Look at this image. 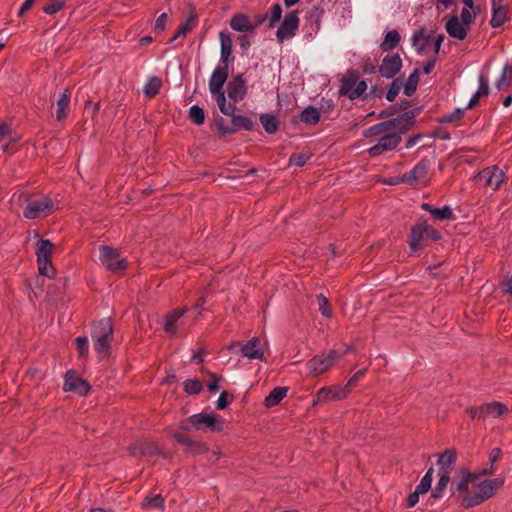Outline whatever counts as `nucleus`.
I'll list each match as a JSON object with an SVG mask.
<instances>
[{
    "label": "nucleus",
    "instance_id": "9",
    "mask_svg": "<svg viewBox=\"0 0 512 512\" xmlns=\"http://www.w3.org/2000/svg\"><path fill=\"white\" fill-rule=\"evenodd\" d=\"M229 351L239 354L249 359L264 360V351L261 348V340L258 337H253L247 342H232L228 346Z\"/></svg>",
    "mask_w": 512,
    "mask_h": 512
},
{
    "label": "nucleus",
    "instance_id": "58",
    "mask_svg": "<svg viewBox=\"0 0 512 512\" xmlns=\"http://www.w3.org/2000/svg\"><path fill=\"white\" fill-rule=\"evenodd\" d=\"M478 80L479 87L478 90L476 91V94H478L481 97L487 96L490 92L488 79L483 74H480Z\"/></svg>",
    "mask_w": 512,
    "mask_h": 512
},
{
    "label": "nucleus",
    "instance_id": "7",
    "mask_svg": "<svg viewBox=\"0 0 512 512\" xmlns=\"http://www.w3.org/2000/svg\"><path fill=\"white\" fill-rule=\"evenodd\" d=\"M24 198L27 201V206L23 211V216L26 219H37L41 216H47L52 212L54 202L48 196H42L39 199H32L28 195L21 193L19 200Z\"/></svg>",
    "mask_w": 512,
    "mask_h": 512
},
{
    "label": "nucleus",
    "instance_id": "35",
    "mask_svg": "<svg viewBox=\"0 0 512 512\" xmlns=\"http://www.w3.org/2000/svg\"><path fill=\"white\" fill-rule=\"evenodd\" d=\"M260 122L268 134H275L279 130V120L275 115L264 113L260 115Z\"/></svg>",
    "mask_w": 512,
    "mask_h": 512
},
{
    "label": "nucleus",
    "instance_id": "8",
    "mask_svg": "<svg viewBox=\"0 0 512 512\" xmlns=\"http://www.w3.org/2000/svg\"><path fill=\"white\" fill-rule=\"evenodd\" d=\"M99 252V259L108 271L121 273L127 269V260L120 257V253L116 248L107 245H100Z\"/></svg>",
    "mask_w": 512,
    "mask_h": 512
},
{
    "label": "nucleus",
    "instance_id": "17",
    "mask_svg": "<svg viewBox=\"0 0 512 512\" xmlns=\"http://www.w3.org/2000/svg\"><path fill=\"white\" fill-rule=\"evenodd\" d=\"M171 437L179 444L184 446V451L192 455H201L208 451L206 443L198 440H192L187 435L180 432H172Z\"/></svg>",
    "mask_w": 512,
    "mask_h": 512
},
{
    "label": "nucleus",
    "instance_id": "64",
    "mask_svg": "<svg viewBox=\"0 0 512 512\" xmlns=\"http://www.w3.org/2000/svg\"><path fill=\"white\" fill-rule=\"evenodd\" d=\"M474 14L468 8H463L461 11V23L469 26L474 21Z\"/></svg>",
    "mask_w": 512,
    "mask_h": 512
},
{
    "label": "nucleus",
    "instance_id": "25",
    "mask_svg": "<svg viewBox=\"0 0 512 512\" xmlns=\"http://www.w3.org/2000/svg\"><path fill=\"white\" fill-rule=\"evenodd\" d=\"M220 60L222 65H227L234 61L232 55V38L229 33L220 32Z\"/></svg>",
    "mask_w": 512,
    "mask_h": 512
},
{
    "label": "nucleus",
    "instance_id": "20",
    "mask_svg": "<svg viewBox=\"0 0 512 512\" xmlns=\"http://www.w3.org/2000/svg\"><path fill=\"white\" fill-rule=\"evenodd\" d=\"M430 167V161L427 158L421 159L415 167L401 176V182L412 185L420 179L427 176Z\"/></svg>",
    "mask_w": 512,
    "mask_h": 512
},
{
    "label": "nucleus",
    "instance_id": "53",
    "mask_svg": "<svg viewBox=\"0 0 512 512\" xmlns=\"http://www.w3.org/2000/svg\"><path fill=\"white\" fill-rule=\"evenodd\" d=\"M75 344L78 351V357L86 358L89 352L88 338L86 336H79L75 339Z\"/></svg>",
    "mask_w": 512,
    "mask_h": 512
},
{
    "label": "nucleus",
    "instance_id": "44",
    "mask_svg": "<svg viewBox=\"0 0 512 512\" xmlns=\"http://www.w3.org/2000/svg\"><path fill=\"white\" fill-rule=\"evenodd\" d=\"M450 482V476L449 475H440V478L438 480V483L434 487V489L431 492V498L438 499L442 496V493L447 488L448 484Z\"/></svg>",
    "mask_w": 512,
    "mask_h": 512
},
{
    "label": "nucleus",
    "instance_id": "49",
    "mask_svg": "<svg viewBox=\"0 0 512 512\" xmlns=\"http://www.w3.org/2000/svg\"><path fill=\"white\" fill-rule=\"evenodd\" d=\"M433 217L437 220H455V214L449 206L443 208H435Z\"/></svg>",
    "mask_w": 512,
    "mask_h": 512
},
{
    "label": "nucleus",
    "instance_id": "15",
    "mask_svg": "<svg viewBox=\"0 0 512 512\" xmlns=\"http://www.w3.org/2000/svg\"><path fill=\"white\" fill-rule=\"evenodd\" d=\"M403 61L398 53L387 54L382 59L378 71L382 77L394 78L402 69Z\"/></svg>",
    "mask_w": 512,
    "mask_h": 512
},
{
    "label": "nucleus",
    "instance_id": "34",
    "mask_svg": "<svg viewBox=\"0 0 512 512\" xmlns=\"http://www.w3.org/2000/svg\"><path fill=\"white\" fill-rule=\"evenodd\" d=\"M253 128L254 123L249 117L244 115H232L231 129L233 130V134L238 130L251 131Z\"/></svg>",
    "mask_w": 512,
    "mask_h": 512
},
{
    "label": "nucleus",
    "instance_id": "30",
    "mask_svg": "<svg viewBox=\"0 0 512 512\" xmlns=\"http://www.w3.org/2000/svg\"><path fill=\"white\" fill-rule=\"evenodd\" d=\"M186 309H174L170 313H168L165 317V322L163 329L165 332L170 333L172 335L177 332V321L184 315Z\"/></svg>",
    "mask_w": 512,
    "mask_h": 512
},
{
    "label": "nucleus",
    "instance_id": "26",
    "mask_svg": "<svg viewBox=\"0 0 512 512\" xmlns=\"http://www.w3.org/2000/svg\"><path fill=\"white\" fill-rule=\"evenodd\" d=\"M445 28L450 37L458 40H464L468 35V29L459 21L457 15L451 16Z\"/></svg>",
    "mask_w": 512,
    "mask_h": 512
},
{
    "label": "nucleus",
    "instance_id": "16",
    "mask_svg": "<svg viewBox=\"0 0 512 512\" xmlns=\"http://www.w3.org/2000/svg\"><path fill=\"white\" fill-rule=\"evenodd\" d=\"M348 396V388L340 385H331L319 389L315 395L313 405L317 403L342 400Z\"/></svg>",
    "mask_w": 512,
    "mask_h": 512
},
{
    "label": "nucleus",
    "instance_id": "45",
    "mask_svg": "<svg viewBox=\"0 0 512 512\" xmlns=\"http://www.w3.org/2000/svg\"><path fill=\"white\" fill-rule=\"evenodd\" d=\"M465 114V109L457 108L452 113L443 115L437 119L438 123L447 124L460 121Z\"/></svg>",
    "mask_w": 512,
    "mask_h": 512
},
{
    "label": "nucleus",
    "instance_id": "23",
    "mask_svg": "<svg viewBox=\"0 0 512 512\" xmlns=\"http://www.w3.org/2000/svg\"><path fill=\"white\" fill-rule=\"evenodd\" d=\"M400 127H401V121H400L399 117H395V118L388 119L386 121H383L381 123H378L376 125L369 127L368 129H366L363 132V136L364 137H372V136L380 135L384 132L391 131L394 128H397L398 129L397 132H400Z\"/></svg>",
    "mask_w": 512,
    "mask_h": 512
},
{
    "label": "nucleus",
    "instance_id": "51",
    "mask_svg": "<svg viewBox=\"0 0 512 512\" xmlns=\"http://www.w3.org/2000/svg\"><path fill=\"white\" fill-rule=\"evenodd\" d=\"M311 157V153H293L289 157V165L302 167L307 163L308 160H310Z\"/></svg>",
    "mask_w": 512,
    "mask_h": 512
},
{
    "label": "nucleus",
    "instance_id": "62",
    "mask_svg": "<svg viewBox=\"0 0 512 512\" xmlns=\"http://www.w3.org/2000/svg\"><path fill=\"white\" fill-rule=\"evenodd\" d=\"M210 381L207 385L209 392L214 393L219 389V381L221 380V376L215 373H209Z\"/></svg>",
    "mask_w": 512,
    "mask_h": 512
},
{
    "label": "nucleus",
    "instance_id": "48",
    "mask_svg": "<svg viewBox=\"0 0 512 512\" xmlns=\"http://www.w3.org/2000/svg\"><path fill=\"white\" fill-rule=\"evenodd\" d=\"M433 472H434L433 468L430 467L428 469V471L425 473V475L422 477L420 483L416 486V489L419 492H422L425 494L430 490Z\"/></svg>",
    "mask_w": 512,
    "mask_h": 512
},
{
    "label": "nucleus",
    "instance_id": "29",
    "mask_svg": "<svg viewBox=\"0 0 512 512\" xmlns=\"http://www.w3.org/2000/svg\"><path fill=\"white\" fill-rule=\"evenodd\" d=\"M230 27L237 32L253 33L252 23L249 20V17L244 13L235 14L230 20Z\"/></svg>",
    "mask_w": 512,
    "mask_h": 512
},
{
    "label": "nucleus",
    "instance_id": "4",
    "mask_svg": "<svg viewBox=\"0 0 512 512\" xmlns=\"http://www.w3.org/2000/svg\"><path fill=\"white\" fill-rule=\"evenodd\" d=\"M409 246L413 251L420 250L424 247V240L439 241L441 233L433 226L429 225L426 220L413 225L410 229Z\"/></svg>",
    "mask_w": 512,
    "mask_h": 512
},
{
    "label": "nucleus",
    "instance_id": "42",
    "mask_svg": "<svg viewBox=\"0 0 512 512\" xmlns=\"http://www.w3.org/2000/svg\"><path fill=\"white\" fill-rule=\"evenodd\" d=\"M162 87V80L159 77H151L148 82L145 84L143 92L146 97L153 98L155 97Z\"/></svg>",
    "mask_w": 512,
    "mask_h": 512
},
{
    "label": "nucleus",
    "instance_id": "33",
    "mask_svg": "<svg viewBox=\"0 0 512 512\" xmlns=\"http://www.w3.org/2000/svg\"><path fill=\"white\" fill-rule=\"evenodd\" d=\"M401 37L397 30L388 31L384 37V40L380 44V49L383 52H388L397 47L400 43Z\"/></svg>",
    "mask_w": 512,
    "mask_h": 512
},
{
    "label": "nucleus",
    "instance_id": "63",
    "mask_svg": "<svg viewBox=\"0 0 512 512\" xmlns=\"http://www.w3.org/2000/svg\"><path fill=\"white\" fill-rule=\"evenodd\" d=\"M167 18H168V16L166 13H162L160 16H158V18L156 19V22H155V26H154V31L156 33H161L164 31L166 22H167Z\"/></svg>",
    "mask_w": 512,
    "mask_h": 512
},
{
    "label": "nucleus",
    "instance_id": "59",
    "mask_svg": "<svg viewBox=\"0 0 512 512\" xmlns=\"http://www.w3.org/2000/svg\"><path fill=\"white\" fill-rule=\"evenodd\" d=\"M367 90V83L366 81L364 80H361L357 82V84L355 85V88L353 91H351V95H349V99L350 100H355L357 98H359L362 94L365 93V91Z\"/></svg>",
    "mask_w": 512,
    "mask_h": 512
},
{
    "label": "nucleus",
    "instance_id": "40",
    "mask_svg": "<svg viewBox=\"0 0 512 512\" xmlns=\"http://www.w3.org/2000/svg\"><path fill=\"white\" fill-rule=\"evenodd\" d=\"M419 75L420 70L418 68L414 69L413 72L409 75L406 83L404 84V94L408 97H411L417 89L419 83Z\"/></svg>",
    "mask_w": 512,
    "mask_h": 512
},
{
    "label": "nucleus",
    "instance_id": "21",
    "mask_svg": "<svg viewBox=\"0 0 512 512\" xmlns=\"http://www.w3.org/2000/svg\"><path fill=\"white\" fill-rule=\"evenodd\" d=\"M457 451L455 448L446 449L439 454L437 461L439 475H449L455 469Z\"/></svg>",
    "mask_w": 512,
    "mask_h": 512
},
{
    "label": "nucleus",
    "instance_id": "13",
    "mask_svg": "<svg viewBox=\"0 0 512 512\" xmlns=\"http://www.w3.org/2000/svg\"><path fill=\"white\" fill-rule=\"evenodd\" d=\"M299 17L297 11L288 12L278 30L276 31V37L279 43H283L284 40L291 39L295 36L299 27Z\"/></svg>",
    "mask_w": 512,
    "mask_h": 512
},
{
    "label": "nucleus",
    "instance_id": "41",
    "mask_svg": "<svg viewBox=\"0 0 512 512\" xmlns=\"http://www.w3.org/2000/svg\"><path fill=\"white\" fill-rule=\"evenodd\" d=\"M431 36L424 35V29L421 28L419 31L415 32L412 36V43L414 46H417L418 52H423L426 50L428 45L430 44Z\"/></svg>",
    "mask_w": 512,
    "mask_h": 512
},
{
    "label": "nucleus",
    "instance_id": "56",
    "mask_svg": "<svg viewBox=\"0 0 512 512\" xmlns=\"http://www.w3.org/2000/svg\"><path fill=\"white\" fill-rule=\"evenodd\" d=\"M214 124L218 130L220 137H224L226 135L233 134V130L231 129V126L226 125L224 118H222L221 116H218L215 118Z\"/></svg>",
    "mask_w": 512,
    "mask_h": 512
},
{
    "label": "nucleus",
    "instance_id": "31",
    "mask_svg": "<svg viewBox=\"0 0 512 512\" xmlns=\"http://www.w3.org/2000/svg\"><path fill=\"white\" fill-rule=\"evenodd\" d=\"M70 90L66 88L57 100L56 119L62 121L67 117L70 104Z\"/></svg>",
    "mask_w": 512,
    "mask_h": 512
},
{
    "label": "nucleus",
    "instance_id": "52",
    "mask_svg": "<svg viewBox=\"0 0 512 512\" xmlns=\"http://www.w3.org/2000/svg\"><path fill=\"white\" fill-rule=\"evenodd\" d=\"M316 299L319 305V312L321 313V315L330 318L332 316V310L328 299L323 294L317 295Z\"/></svg>",
    "mask_w": 512,
    "mask_h": 512
},
{
    "label": "nucleus",
    "instance_id": "47",
    "mask_svg": "<svg viewBox=\"0 0 512 512\" xmlns=\"http://www.w3.org/2000/svg\"><path fill=\"white\" fill-rule=\"evenodd\" d=\"M203 389L202 382L198 379H187L184 382V391L190 395L199 394Z\"/></svg>",
    "mask_w": 512,
    "mask_h": 512
},
{
    "label": "nucleus",
    "instance_id": "18",
    "mask_svg": "<svg viewBox=\"0 0 512 512\" xmlns=\"http://www.w3.org/2000/svg\"><path fill=\"white\" fill-rule=\"evenodd\" d=\"M90 388L89 383L85 379L77 376L75 371L69 370L66 372L63 386L64 391H71L80 396H85L88 394Z\"/></svg>",
    "mask_w": 512,
    "mask_h": 512
},
{
    "label": "nucleus",
    "instance_id": "3",
    "mask_svg": "<svg viewBox=\"0 0 512 512\" xmlns=\"http://www.w3.org/2000/svg\"><path fill=\"white\" fill-rule=\"evenodd\" d=\"M180 430L190 432L193 429L201 431L221 432L224 429V423L217 414L197 413L193 414L179 422Z\"/></svg>",
    "mask_w": 512,
    "mask_h": 512
},
{
    "label": "nucleus",
    "instance_id": "12",
    "mask_svg": "<svg viewBox=\"0 0 512 512\" xmlns=\"http://www.w3.org/2000/svg\"><path fill=\"white\" fill-rule=\"evenodd\" d=\"M467 412L472 419H485L487 416L498 418L508 412V407L501 402L493 401L478 407H470L467 409Z\"/></svg>",
    "mask_w": 512,
    "mask_h": 512
},
{
    "label": "nucleus",
    "instance_id": "2",
    "mask_svg": "<svg viewBox=\"0 0 512 512\" xmlns=\"http://www.w3.org/2000/svg\"><path fill=\"white\" fill-rule=\"evenodd\" d=\"M90 335L99 358L104 359L108 357L113 341V323L111 318L94 321L91 325Z\"/></svg>",
    "mask_w": 512,
    "mask_h": 512
},
{
    "label": "nucleus",
    "instance_id": "61",
    "mask_svg": "<svg viewBox=\"0 0 512 512\" xmlns=\"http://www.w3.org/2000/svg\"><path fill=\"white\" fill-rule=\"evenodd\" d=\"M366 369H361L357 371L347 382L344 388H348V394L351 392L352 388L356 386L358 380L364 376Z\"/></svg>",
    "mask_w": 512,
    "mask_h": 512
},
{
    "label": "nucleus",
    "instance_id": "6",
    "mask_svg": "<svg viewBox=\"0 0 512 512\" xmlns=\"http://www.w3.org/2000/svg\"><path fill=\"white\" fill-rule=\"evenodd\" d=\"M55 245L47 239H40L37 242V263L40 275L48 278H54L56 271L52 266V253Z\"/></svg>",
    "mask_w": 512,
    "mask_h": 512
},
{
    "label": "nucleus",
    "instance_id": "50",
    "mask_svg": "<svg viewBox=\"0 0 512 512\" xmlns=\"http://www.w3.org/2000/svg\"><path fill=\"white\" fill-rule=\"evenodd\" d=\"M65 5L66 0H50V2L43 7V12L49 15H53L61 11Z\"/></svg>",
    "mask_w": 512,
    "mask_h": 512
},
{
    "label": "nucleus",
    "instance_id": "1",
    "mask_svg": "<svg viewBox=\"0 0 512 512\" xmlns=\"http://www.w3.org/2000/svg\"><path fill=\"white\" fill-rule=\"evenodd\" d=\"M470 481V475L461 474L460 481L456 485L452 484L450 487L452 496L457 494H464L461 499V506L465 509H469L482 504L491 498L504 484V480L502 478L485 479L475 485L476 491L474 493H470L468 491V485Z\"/></svg>",
    "mask_w": 512,
    "mask_h": 512
},
{
    "label": "nucleus",
    "instance_id": "39",
    "mask_svg": "<svg viewBox=\"0 0 512 512\" xmlns=\"http://www.w3.org/2000/svg\"><path fill=\"white\" fill-rule=\"evenodd\" d=\"M197 24V16L196 15H191L185 23L181 24L177 31L175 32V34L173 35V37L169 40L170 43L174 42L176 39H178L179 37H184L187 32H189L190 30L193 29V27H195Z\"/></svg>",
    "mask_w": 512,
    "mask_h": 512
},
{
    "label": "nucleus",
    "instance_id": "37",
    "mask_svg": "<svg viewBox=\"0 0 512 512\" xmlns=\"http://www.w3.org/2000/svg\"><path fill=\"white\" fill-rule=\"evenodd\" d=\"M512 84V65L509 63H506L503 67L501 76L496 81L495 86L496 88L501 91Z\"/></svg>",
    "mask_w": 512,
    "mask_h": 512
},
{
    "label": "nucleus",
    "instance_id": "54",
    "mask_svg": "<svg viewBox=\"0 0 512 512\" xmlns=\"http://www.w3.org/2000/svg\"><path fill=\"white\" fill-rule=\"evenodd\" d=\"M164 505V498L158 494L155 496H147L143 501V507L152 509V508H161Z\"/></svg>",
    "mask_w": 512,
    "mask_h": 512
},
{
    "label": "nucleus",
    "instance_id": "60",
    "mask_svg": "<svg viewBox=\"0 0 512 512\" xmlns=\"http://www.w3.org/2000/svg\"><path fill=\"white\" fill-rule=\"evenodd\" d=\"M100 109V102L93 103L91 100L85 102L84 113L91 115L92 118L98 113Z\"/></svg>",
    "mask_w": 512,
    "mask_h": 512
},
{
    "label": "nucleus",
    "instance_id": "10",
    "mask_svg": "<svg viewBox=\"0 0 512 512\" xmlns=\"http://www.w3.org/2000/svg\"><path fill=\"white\" fill-rule=\"evenodd\" d=\"M504 179V173L497 166L487 167L481 170L475 177V185L479 188H491L497 190Z\"/></svg>",
    "mask_w": 512,
    "mask_h": 512
},
{
    "label": "nucleus",
    "instance_id": "11",
    "mask_svg": "<svg viewBox=\"0 0 512 512\" xmlns=\"http://www.w3.org/2000/svg\"><path fill=\"white\" fill-rule=\"evenodd\" d=\"M128 451L134 457H150L154 455H161L164 458H170L169 453H165L154 443L149 440H137L128 446Z\"/></svg>",
    "mask_w": 512,
    "mask_h": 512
},
{
    "label": "nucleus",
    "instance_id": "55",
    "mask_svg": "<svg viewBox=\"0 0 512 512\" xmlns=\"http://www.w3.org/2000/svg\"><path fill=\"white\" fill-rule=\"evenodd\" d=\"M281 17L282 7L280 4L275 3L270 9V14H268L269 28L274 27L275 24L280 21Z\"/></svg>",
    "mask_w": 512,
    "mask_h": 512
},
{
    "label": "nucleus",
    "instance_id": "19",
    "mask_svg": "<svg viewBox=\"0 0 512 512\" xmlns=\"http://www.w3.org/2000/svg\"><path fill=\"white\" fill-rule=\"evenodd\" d=\"M227 94L234 103L242 101L245 98L247 94V86L246 80L243 78L242 74L234 75L228 82Z\"/></svg>",
    "mask_w": 512,
    "mask_h": 512
},
{
    "label": "nucleus",
    "instance_id": "43",
    "mask_svg": "<svg viewBox=\"0 0 512 512\" xmlns=\"http://www.w3.org/2000/svg\"><path fill=\"white\" fill-rule=\"evenodd\" d=\"M188 117L196 125H202L205 122V112L199 105H193L189 109Z\"/></svg>",
    "mask_w": 512,
    "mask_h": 512
},
{
    "label": "nucleus",
    "instance_id": "22",
    "mask_svg": "<svg viewBox=\"0 0 512 512\" xmlns=\"http://www.w3.org/2000/svg\"><path fill=\"white\" fill-rule=\"evenodd\" d=\"M229 77V67L221 65L217 67L209 80V89L211 93L223 91V86Z\"/></svg>",
    "mask_w": 512,
    "mask_h": 512
},
{
    "label": "nucleus",
    "instance_id": "5",
    "mask_svg": "<svg viewBox=\"0 0 512 512\" xmlns=\"http://www.w3.org/2000/svg\"><path fill=\"white\" fill-rule=\"evenodd\" d=\"M342 357L338 350L331 349L328 352H323L315 355L307 361L306 368L309 376H318L328 371L335 362Z\"/></svg>",
    "mask_w": 512,
    "mask_h": 512
},
{
    "label": "nucleus",
    "instance_id": "32",
    "mask_svg": "<svg viewBox=\"0 0 512 512\" xmlns=\"http://www.w3.org/2000/svg\"><path fill=\"white\" fill-rule=\"evenodd\" d=\"M288 387H275L264 399V405L272 408L278 405L287 395Z\"/></svg>",
    "mask_w": 512,
    "mask_h": 512
},
{
    "label": "nucleus",
    "instance_id": "36",
    "mask_svg": "<svg viewBox=\"0 0 512 512\" xmlns=\"http://www.w3.org/2000/svg\"><path fill=\"white\" fill-rule=\"evenodd\" d=\"M410 105H411L410 101L407 99H404V100L400 101L399 103L390 105L386 109L379 112L378 118L384 119V118L391 117V116L395 115L396 113H398V111H400V110H403V111L407 110L410 107Z\"/></svg>",
    "mask_w": 512,
    "mask_h": 512
},
{
    "label": "nucleus",
    "instance_id": "14",
    "mask_svg": "<svg viewBox=\"0 0 512 512\" xmlns=\"http://www.w3.org/2000/svg\"><path fill=\"white\" fill-rule=\"evenodd\" d=\"M400 132H392L382 136L378 143L368 149V154L371 157H377L386 151L395 149L402 140Z\"/></svg>",
    "mask_w": 512,
    "mask_h": 512
},
{
    "label": "nucleus",
    "instance_id": "27",
    "mask_svg": "<svg viewBox=\"0 0 512 512\" xmlns=\"http://www.w3.org/2000/svg\"><path fill=\"white\" fill-rule=\"evenodd\" d=\"M360 74L357 70L350 69L346 72L345 76L341 79V85L339 89V95L340 96H347L349 98V95H351V91L354 90L355 85L357 84L359 80Z\"/></svg>",
    "mask_w": 512,
    "mask_h": 512
},
{
    "label": "nucleus",
    "instance_id": "57",
    "mask_svg": "<svg viewBox=\"0 0 512 512\" xmlns=\"http://www.w3.org/2000/svg\"><path fill=\"white\" fill-rule=\"evenodd\" d=\"M234 400V396L228 394L227 391H222L217 402H216V409L217 410H223L225 409L230 402Z\"/></svg>",
    "mask_w": 512,
    "mask_h": 512
},
{
    "label": "nucleus",
    "instance_id": "38",
    "mask_svg": "<svg viewBox=\"0 0 512 512\" xmlns=\"http://www.w3.org/2000/svg\"><path fill=\"white\" fill-rule=\"evenodd\" d=\"M300 120L308 125H316L320 121V112L317 108L308 106L301 112Z\"/></svg>",
    "mask_w": 512,
    "mask_h": 512
},
{
    "label": "nucleus",
    "instance_id": "46",
    "mask_svg": "<svg viewBox=\"0 0 512 512\" xmlns=\"http://www.w3.org/2000/svg\"><path fill=\"white\" fill-rule=\"evenodd\" d=\"M403 86L402 78H394L388 91L386 92V99L389 102H393L397 95L399 94L401 88Z\"/></svg>",
    "mask_w": 512,
    "mask_h": 512
},
{
    "label": "nucleus",
    "instance_id": "28",
    "mask_svg": "<svg viewBox=\"0 0 512 512\" xmlns=\"http://www.w3.org/2000/svg\"><path fill=\"white\" fill-rule=\"evenodd\" d=\"M423 106L415 107L411 110H405L399 115L401 121L400 133L408 132L415 124V118L421 113Z\"/></svg>",
    "mask_w": 512,
    "mask_h": 512
},
{
    "label": "nucleus",
    "instance_id": "24",
    "mask_svg": "<svg viewBox=\"0 0 512 512\" xmlns=\"http://www.w3.org/2000/svg\"><path fill=\"white\" fill-rule=\"evenodd\" d=\"M492 2V18L490 25L493 28L501 27L507 20L508 6L503 5V0H491Z\"/></svg>",
    "mask_w": 512,
    "mask_h": 512
}]
</instances>
